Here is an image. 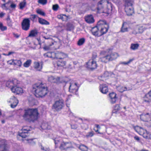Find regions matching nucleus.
Here are the masks:
<instances>
[{"label": "nucleus", "mask_w": 151, "mask_h": 151, "mask_svg": "<svg viewBox=\"0 0 151 151\" xmlns=\"http://www.w3.org/2000/svg\"><path fill=\"white\" fill-rule=\"evenodd\" d=\"M77 127L76 125H71V128L72 129H77Z\"/></svg>", "instance_id": "nucleus-58"}, {"label": "nucleus", "mask_w": 151, "mask_h": 151, "mask_svg": "<svg viewBox=\"0 0 151 151\" xmlns=\"http://www.w3.org/2000/svg\"><path fill=\"white\" fill-rule=\"evenodd\" d=\"M40 147L41 150H45V151H46L47 150V149L46 148L45 149L44 147L42 146V145L41 144H40Z\"/></svg>", "instance_id": "nucleus-56"}, {"label": "nucleus", "mask_w": 151, "mask_h": 151, "mask_svg": "<svg viewBox=\"0 0 151 151\" xmlns=\"http://www.w3.org/2000/svg\"><path fill=\"white\" fill-rule=\"evenodd\" d=\"M0 151H9L7 143L4 140H2L0 142Z\"/></svg>", "instance_id": "nucleus-12"}, {"label": "nucleus", "mask_w": 151, "mask_h": 151, "mask_svg": "<svg viewBox=\"0 0 151 151\" xmlns=\"http://www.w3.org/2000/svg\"><path fill=\"white\" fill-rule=\"evenodd\" d=\"M29 131L30 130L28 127H24L19 132V135L22 138H25L27 136L29 135V134L28 132V131Z\"/></svg>", "instance_id": "nucleus-9"}, {"label": "nucleus", "mask_w": 151, "mask_h": 151, "mask_svg": "<svg viewBox=\"0 0 151 151\" xmlns=\"http://www.w3.org/2000/svg\"><path fill=\"white\" fill-rule=\"evenodd\" d=\"M100 60L101 62L105 63L111 61L110 58L109 57V55H108L104 57L100 58Z\"/></svg>", "instance_id": "nucleus-24"}, {"label": "nucleus", "mask_w": 151, "mask_h": 151, "mask_svg": "<svg viewBox=\"0 0 151 151\" xmlns=\"http://www.w3.org/2000/svg\"><path fill=\"white\" fill-rule=\"evenodd\" d=\"M33 139H27L28 141V142L31 145H33L35 144V142L34 141H33Z\"/></svg>", "instance_id": "nucleus-48"}, {"label": "nucleus", "mask_w": 151, "mask_h": 151, "mask_svg": "<svg viewBox=\"0 0 151 151\" xmlns=\"http://www.w3.org/2000/svg\"><path fill=\"white\" fill-rule=\"evenodd\" d=\"M85 39L84 38H82L80 39L77 42V45L78 46L83 45L85 43Z\"/></svg>", "instance_id": "nucleus-34"}, {"label": "nucleus", "mask_w": 151, "mask_h": 151, "mask_svg": "<svg viewBox=\"0 0 151 151\" xmlns=\"http://www.w3.org/2000/svg\"><path fill=\"white\" fill-rule=\"evenodd\" d=\"M115 109H116L117 110H119L120 109V107L119 106V105H117L115 107Z\"/></svg>", "instance_id": "nucleus-59"}, {"label": "nucleus", "mask_w": 151, "mask_h": 151, "mask_svg": "<svg viewBox=\"0 0 151 151\" xmlns=\"http://www.w3.org/2000/svg\"><path fill=\"white\" fill-rule=\"evenodd\" d=\"M7 27L6 26H3V24L2 25V26L1 29V30L2 31H4V30H6L7 29Z\"/></svg>", "instance_id": "nucleus-54"}, {"label": "nucleus", "mask_w": 151, "mask_h": 151, "mask_svg": "<svg viewBox=\"0 0 151 151\" xmlns=\"http://www.w3.org/2000/svg\"><path fill=\"white\" fill-rule=\"evenodd\" d=\"M79 148L83 151H88V147L83 145H80Z\"/></svg>", "instance_id": "nucleus-36"}, {"label": "nucleus", "mask_w": 151, "mask_h": 151, "mask_svg": "<svg viewBox=\"0 0 151 151\" xmlns=\"http://www.w3.org/2000/svg\"><path fill=\"white\" fill-rule=\"evenodd\" d=\"M134 129L139 134L142 135L145 132L146 130H145L142 128L138 126L135 127Z\"/></svg>", "instance_id": "nucleus-23"}, {"label": "nucleus", "mask_w": 151, "mask_h": 151, "mask_svg": "<svg viewBox=\"0 0 151 151\" xmlns=\"http://www.w3.org/2000/svg\"><path fill=\"white\" fill-rule=\"evenodd\" d=\"M63 101L62 100L56 101L53 104L52 109H54L57 111L61 110L64 106Z\"/></svg>", "instance_id": "nucleus-6"}, {"label": "nucleus", "mask_w": 151, "mask_h": 151, "mask_svg": "<svg viewBox=\"0 0 151 151\" xmlns=\"http://www.w3.org/2000/svg\"><path fill=\"white\" fill-rule=\"evenodd\" d=\"M97 55L96 53H94L93 54L92 59V60H94L96 57Z\"/></svg>", "instance_id": "nucleus-57"}, {"label": "nucleus", "mask_w": 151, "mask_h": 151, "mask_svg": "<svg viewBox=\"0 0 151 151\" xmlns=\"http://www.w3.org/2000/svg\"><path fill=\"white\" fill-rule=\"evenodd\" d=\"M13 65H16L20 67L22 65V62L20 60H15L14 62Z\"/></svg>", "instance_id": "nucleus-41"}, {"label": "nucleus", "mask_w": 151, "mask_h": 151, "mask_svg": "<svg viewBox=\"0 0 151 151\" xmlns=\"http://www.w3.org/2000/svg\"><path fill=\"white\" fill-rule=\"evenodd\" d=\"M11 89L12 92L17 94H19L23 93V90L22 88L17 87V85L12 88Z\"/></svg>", "instance_id": "nucleus-11"}, {"label": "nucleus", "mask_w": 151, "mask_h": 151, "mask_svg": "<svg viewBox=\"0 0 151 151\" xmlns=\"http://www.w3.org/2000/svg\"><path fill=\"white\" fill-rule=\"evenodd\" d=\"M34 68L37 70L40 71L42 69V65H40L39 63L37 62H35L34 63Z\"/></svg>", "instance_id": "nucleus-28"}, {"label": "nucleus", "mask_w": 151, "mask_h": 151, "mask_svg": "<svg viewBox=\"0 0 151 151\" xmlns=\"http://www.w3.org/2000/svg\"><path fill=\"white\" fill-rule=\"evenodd\" d=\"M109 96L111 99V102L112 104L116 102V94L114 92H112L109 94Z\"/></svg>", "instance_id": "nucleus-22"}, {"label": "nucleus", "mask_w": 151, "mask_h": 151, "mask_svg": "<svg viewBox=\"0 0 151 151\" xmlns=\"http://www.w3.org/2000/svg\"><path fill=\"white\" fill-rule=\"evenodd\" d=\"M143 101L148 103L151 101V90L145 95Z\"/></svg>", "instance_id": "nucleus-20"}, {"label": "nucleus", "mask_w": 151, "mask_h": 151, "mask_svg": "<svg viewBox=\"0 0 151 151\" xmlns=\"http://www.w3.org/2000/svg\"><path fill=\"white\" fill-rule=\"evenodd\" d=\"M138 32L139 33H142L144 31V30L142 27H139L138 28Z\"/></svg>", "instance_id": "nucleus-50"}, {"label": "nucleus", "mask_w": 151, "mask_h": 151, "mask_svg": "<svg viewBox=\"0 0 151 151\" xmlns=\"http://www.w3.org/2000/svg\"><path fill=\"white\" fill-rule=\"evenodd\" d=\"M37 17H39L38 16L35 14H32L31 15V17L29 19L33 22L35 21V19Z\"/></svg>", "instance_id": "nucleus-43"}, {"label": "nucleus", "mask_w": 151, "mask_h": 151, "mask_svg": "<svg viewBox=\"0 0 151 151\" xmlns=\"http://www.w3.org/2000/svg\"><path fill=\"white\" fill-rule=\"evenodd\" d=\"M6 20L8 25L9 27H12V23L9 16H8Z\"/></svg>", "instance_id": "nucleus-42"}, {"label": "nucleus", "mask_w": 151, "mask_h": 151, "mask_svg": "<svg viewBox=\"0 0 151 151\" xmlns=\"http://www.w3.org/2000/svg\"><path fill=\"white\" fill-rule=\"evenodd\" d=\"M118 56V54L116 52H113L110 55H109V57L110 58L111 61L115 59Z\"/></svg>", "instance_id": "nucleus-26"}, {"label": "nucleus", "mask_w": 151, "mask_h": 151, "mask_svg": "<svg viewBox=\"0 0 151 151\" xmlns=\"http://www.w3.org/2000/svg\"><path fill=\"white\" fill-rule=\"evenodd\" d=\"M125 91H129L132 89V85L129 84L127 85V86L124 87Z\"/></svg>", "instance_id": "nucleus-39"}, {"label": "nucleus", "mask_w": 151, "mask_h": 151, "mask_svg": "<svg viewBox=\"0 0 151 151\" xmlns=\"http://www.w3.org/2000/svg\"><path fill=\"white\" fill-rule=\"evenodd\" d=\"M33 91H34L35 96L38 97H42L47 94L48 92L45 85L41 83L36 84L33 86Z\"/></svg>", "instance_id": "nucleus-2"}, {"label": "nucleus", "mask_w": 151, "mask_h": 151, "mask_svg": "<svg viewBox=\"0 0 151 151\" xmlns=\"http://www.w3.org/2000/svg\"><path fill=\"white\" fill-rule=\"evenodd\" d=\"M16 5L14 4H12L10 5L11 7L13 8H15L16 7Z\"/></svg>", "instance_id": "nucleus-62"}, {"label": "nucleus", "mask_w": 151, "mask_h": 151, "mask_svg": "<svg viewBox=\"0 0 151 151\" xmlns=\"http://www.w3.org/2000/svg\"><path fill=\"white\" fill-rule=\"evenodd\" d=\"M39 114L37 109H29L24 110V114L23 117L26 120L34 122L37 119Z\"/></svg>", "instance_id": "nucleus-3"}, {"label": "nucleus", "mask_w": 151, "mask_h": 151, "mask_svg": "<svg viewBox=\"0 0 151 151\" xmlns=\"http://www.w3.org/2000/svg\"><path fill=\"white\" fill-rule=\"evenodd\" d=\"M38 21L39 23L42 24L49 25L50 24L47 20L40 17H38Z\"/></svg>", "instance_id": "nucleus-27"}, {"label": "nucleus", "mask_w": 151, "mask_h": 151, "mask_svg": "<svg viewBox=\"0 0 151 151\" xmlns=\"http://www.w3.org/2000/svg\"><path fill=\"white\" fill-rule=\"evenodd\" d=\"M73 29V25L69 24L67 25V30L68 31H71Z\"/></svg>", "instance_id": "nucleus-45"}, {"label": "nucleus", "mask_w": 151, "mask_h": 151, "mask_svg": "<svg viewBox=\"0 0 151 151\" xmlns=\"http://www.w3.org/2000/svg\"><path fill=\"white\" fill-rule=\"evenodd\" d=\"M9 102L11 103V106L12 108H14L16 107L18 103V100L14 96L10 98Z\"/></svg>", "instance_id": "nucleus-15"}, {"label": "nucleus", "mask_w": 151, "mask_h": 151, "mask_svg": "<svg viewBox=\"0 0 151 151\" xmlns=\"http://www.w3.org/2000/svg\"><path fill=\"white\" fill-rule=\"evenodd\" d=\"M93 135V133L92 132H91L88 133V134L86 135L87 137H91Z\"/></svg>", "instance_id": "nucleus-53"}, {"label": "nucleus", "mask_w": 151, "mask_h": 151, "mask_svg": "<svg viewBox=\"0 0 151 151\" xmlns=\"http://www.w3.org/2000/svg\"><path fill=\"white\" fill-rule=\"evenodd\" d=\"M108 74V73L107 72H106L104 73V75L99 76L98 77V79L101 81H104L106 80V77L109 76Z\"/></svg>", "instance_id": "nucleus-29"}, {"label": "nucleus", "mask_w": 151, "mask_h": 151, "mask_svg": "<svg viewBox=\"0 0 151 151\" xmlns=\"http://www.w3.org/2000/svg\"><path fill=\"white\" fill-rule=\"evenodd\" d=\"M86 21L88 23H92L94 22L93 16L91 15H88L85 18Z\"/></svg>", "instance_id": "nucleus-21"}, {"label": "nucleus", "mask_w": 151, "mask_h": 151, "mask_svg": "<svg viewBox=\"0 0 151 151\" xmlns=\"http://www.w3.org/2000/svg\"><path fill=\"white\" fill-rule=\"evenodd\" d=\"M66 62L63 61L62 60H58L57 62V66L58 67L63 66L65 65Z\"/></svg>", "instance_id": "nucleus-31"}, {"label": "nucleus", "mask_w": 151, "mask_h": 151, "mask_svg": "<svg viewBox=\"0 0 151 151\" xmlns=\"http://www.w3.org/2000/svg\"><path fill=\"white\" fill-rule=\"evenodd\" d=\"M32 63V60H28L25 62L23 65L25 67H28Z\"/></svg>", "instance_id": "nucleus-38"}, {"label": "nucleus", "mask_w": 151, "mask_h": 151, "mask_svg": "<svg viewBox=\"0 0 151 151\" xmlns=\"http://www.w3.org/2000/svg\"><path fill=\"white\" fill-rule=\"evenodd\" d=\"M43 37L45 39L48 40L51 39V38L50 37V36H43Z\"/></svg>", "instance_id": "nucleus-55"}, {"label": "nucleus", "mask_w": 151, "mask_h": 151, "mask_svg": "<svg viewBox=\"0 0 151 151\" xmlns=\"http://www.w3.org/2000/svg\"><path fill=\"white\" fill-rule=\"evenodd\" d=\"M52 53L55 55L54 58H56L58 59L62 60L66 56V55L62 52H58L56 53L53 52Z\"/></svg>", "instance_id": "nucleus-17"}, {"label": "nucleus", "mask_w": 151, "mask_h": 151, "mask_svg": "<svg viewBox=\"0 0 151 151\" xmlns=\"http://www.w3.org/2000/svg\"><path fill=\"white\" fill-rule=\"evenodd\" d=\"M18 83L17 80L16 79L12 81H8L6 83V86L9 88H12L14 86L17 85Z\"/></svg>", "instance_id": "nucleus-13"}, {"label": "nucleus", "mask_w": 151, "mask_h": 151, "mask_svg": "<svg viewBox=\"0 0 151 151\" xmlns=\"http://www.w3.org/2000/svg\"><path fill=\"white\" fill-rule=\"evenodd\" d=\"M52 53L53 52H47V53L44 54L43 55L45 58H51L52 57V54L53 55Z\"/></svg>", "instance_id": "nucleus-44"}, {"label": "nucleus", "mask_w": 151, "mask_h": 151, "mask_svg": "<svg viewBox=\"0 0 151 151\" xmlns=\"http://www.w3.org/2000/svg\"><path fill=\"white\" fill-rule=\"evenodd\" d=\"M37 12L40 15L43 16H45V13L43 11H42L41 10L39 9H38L37 10Z\"/></svg>", "instance_id": "nucleus-47"}, {"label": "nucleus", "mask_w": 151, "mask_h": 151, "mask_svg": "<svg viewBox=\"0 0 151 151\" xmlns=\"http://www.w3.org/2000/svg\"><path fill=\"white\" fill-rule=\"evenodd\" d=\"M142 135L146 139H149L150 138V134L146 130Z\"/></svg>", "instance_id": "nucleus-32"}, {"label": "nucleus", "mask_w": 151, "mask_h": 151, "mask_svg": "<svg viewBox=\"0 0 151 151\" xmlns=\"http://www.w3.org/2000/svg\"><path fill=\"white\" fill-rule=\"evenodd\" d=\"M133 1L126 0L125 3V11L128 16H131L134 13V9L132 6Z\"/></svg>", "instance_id": "nucleus-5"}, {"label": "nucleus", "mask_w": 151, "mask_h": 151, "mask_svg": "<svg viewBox=\"0 0 151 151\" xmlns=\"http://www.w3.org/2000/svg\"><path fill=\"white\" fill-rule=\"evenodd\" d=\"M43 49L45 50H47L49 49V47L47 46H44Z\"/></svg>", "instance_id": "nucleus-60"}, {"label": "nucleus", "mask_w": 151, "mask_h": 151, "mask_svg": "<svg viewBox=\"0 0 151 151\" xmlns=\"http://www.w3.org/2000/svg\"><path fill=\"white\" fill-rule=\"evenodd\" d=\"M38 2L39 3L44 5L47 3V0H39Z\"/></svg>", "instance_id": "nucleus-46"}, {"label": "nucleus", "mask_w": 151, "mask_h": 151, "mask_svg": "<svg viewBox=\"0 0 151 151\" xmlns=\"http://www.w3.org/2000/svg\"><path fill=\"white\" fill-rule=\"evenodd\" d=\"M54 142H55V148H57L58 146L57 144L59 142V141L56 139H54Z\"/></svg>", "instance_id": "nucleus-51"}, {"label": "nucleus", "mask_w": 151, "mask_h": 151, "mask_svg": "<svg viewBox=\"0 0 151 151\" xmlns=\"http://www.w3.org/2000/svg\"><path fill=\"white\" fill-rule=\"evenodd\" d=\"M73 147L70 142H63L61 144L59 148L61 150H66L69 148H72Z\"/></svg>", "instance_id": "nucleus-8"}, {"label": "nucleus", "mask_w": 151, "mask_h": 151, "mask_svg": "<svg viewBox=\"0 0 151 151\" xmlns=\"http://www.w3.org/2000/svg\"><path fill=\"white\" fill-rule=\"evenodd\" d=\"M91 32L93 35L95 36H97L98 37L100 36L101 35L100 33L99 29L98 27V23L96 26L93 27L91 30Z\"/></svg>", "instance_id": "nucleus-16"}, {"label": "nucleus", "mask_w": 151, "mask_h": 151, "mask_svg": "<svg viewBox=\"0 0 151 151\" xmlns=\"http://www.w3.org/2000/svg\"><path fill=\"white\" fill-rule=\"evenodd\" d=\"M127 24L125 23H123L122 24V27L121 29V32H127L128 31L127 27L125 26Z\"/></svg>", "instance_id": "nucleus-30"}, {"label": "nucleus", "mask_w": 151, "mask_h": 151, "mask_svg": "<svg viewBox=\"0 0 151 151\" xmlns=\"http://www.w3.org/2000/svg\"><path fill=\"white\" fill-rule=\"evenodd\" d=\"M38 34V31L36 29H34L30 31L28 37H34L36 36Z\"/></svg>", "instance_id": "nucleus-25"}, {"label": "nucleus", "mask_w": 151, "mask_h": 151, "mask_svg": "<svg viewBox=\"0 0 151 151\" xmlns=\"http://www.w3.org/2000/svg\"><path fill=\"white\" fill-rule=\"evenodd\" d=\"M133 59H131L130 60H129V61H128V62H123L122 63L125 64V65H127V64H128L129 63H130L131 62H132L133 60Z\"/></svg>", "instance_id": "nucleus-52"}, {"label": "nucleus", "mask_w": 151, "mask_h": 151, "mask_svg": "<svg viewBox=\"0 0 151 151\" xmlns=\"http://www.w3.org/2000/svg\"><path fill=\"white\" fill-rule=\"evenodd\" d=\"M87 65L88 68L92 70L96 68L97 67L96 62L94 60H92L91 61H89L87 63Z\"/></svg>", "instance_id": "nucleus-14"}, {"label": "nucleus", "mask_w": 151, "mask_h": 151, "mask_svg": "<svg viewBox=\"0 0 151 151\" xmlns=\"http://www.w3.org/2000/svg\"><path fill=\"white\" fill-rule=\"evenodd\" d=\"M140 119L143 121L148 122L151 121V113L143 114L140 115Z\"/></svg>", "instance_id": "nucleus-10"}, {"label": "nucleus", "mask_w": 151, "mask_h": 151, "mask_svg": "<svg viewBox=\"0 0 151 151\" xmlns=\"http://www.w3.org/2000/svg\"><path fill=\"white\" fill-rule=\"evenodd\" d=\"M7 4V3H6V4H3V5H2V6H4L5 8V9L6 10H7L8 9V8L6 7V5Z\"/></svg>", "instance_id": "nucleus-64"}, {"label": "nucleus", "mask_w": 151, "mask_h": 151, "mask_svg": "<svg viewBox=\"0 0 151 151\" xmlns=\"http://www.w3.org/2000/svg\"><path fill=\"white\" fill-rule=\"evenodd\" d=\"M60 78L59 77H55L53 76H51L48 77V80L49 81L53 83H59Z\"/></svg>", "instance_id": "nucleus-19"}, {"label": "nucleus", "mask_w": 151, "mask_h": 151, "mask_svg": "<svg viewBox=\"0 0 151 151\" xmlns=\"http://www.w3.org/2000/svg\"><path fill=\"white\" fill-rule=\"evenodd\" d=\"M26 4V2L25 0H24L22 2H20L19 4V8L22 9L24 8Z\"/></svg>", "instance_id": "nucleus-37"}, {"label": "nucleus", "mask_w": 151, "mask_h": 151, "mask_svg": "<svg viewBox=\"0 0 151 151\" xmlns=\"http://www.w3.org/2000/svg\"><path fill=\"white\" fill-rule=\"evenodd\" d=\"M117 90L120 92L122 93L125 91V88L124 87L121 86H118L117 87Z\"/></svg>", "instance_id": "nucleus-40"}, {"label": "nucleus", "mask_w": 151, "mask_h": 151, "mask_svg": "<svg viewBox=\"0 0 151 151\" xmlns=\"http://www.w3.org/2000/svg\"><path fill=\"white\" fill-rule=\"evenodd\" d=\"M58 8L59 6L57 4L53 5L52 6V9L54 11H57L58 9Z\"/></svg>", "instance_id": "nucleus-49"}, {"label": "nucleus", "mask_w": 151, "mask_h": 151, "mask_svg": "<svg viewBox=\"0 0 151 151\" xmlns=\"http://www.w3.org/2000/svg\"><path fill=\"white\" fill-rule=\"evenodd\" d=\"M134 139L137 140V141H139V137H138V136H135L134 137Z\"/></svg>", "instance_id": "nucleus-63"}, {"label": "nucleus", "mask_w": 151, "mask_h": 151, "mask_svg": "<svg viewBox=\"0 0 151 151\" xmlns=\"http://www.w3.org/2000/svg\"><path fill=\"white\" fill-rule=\"evenodd\" d=\"M139 46V44L137 43L132 44L131 45L130 49L133 50H135L138 49Z\"/></svg>", "instance_id": "nucleus-35"}, {"label": "nucleus", "mask_w": 151, "mask_h": 151, "mask_svg": "<svg viewBox=\"0 0 151 151\" xmlns=\"http://www.w3.org/2000/svg\"><path fill=\"white\" fill-rule=\"evenodd\" d=\"M99 90L103 94H106L108 92L107 86L105 84L100 85Z\"/></svg>", "instance_id": "nucleus-18"}, {"label": "nucleus", "mask_w": 151, "mask_h": 151, "mask_svg": "<svg viewBox=\"0 0 151 151\" xmlns=\"http://www.w3.org/2000/svg\"><path fill=\"white\" fill-rule=\"evenodd\" d=\"M58 18L59 19H63V16L62 15H59L58 16Z\"/></svg>", "instance_id": "nucleus-61"}, {"label": "nucleus", "mask_w": 151, "mask_h": 151, "mask_svg": "<svg viewBox=\"0 0 151 151\" xmlns=\"http://www.w3.org/2000/svg\"><path fill=\"white\" fill-rule=\"evenodd\" d=\"M98 25L101 36L106 33L108 29L109 25L105 21L100 20L98 22Z\"/></svg>", "instance_id": "nucleus-4"}, {"label": "nucleus", "mask_w": 151, "mask_h": 151, "mask_svg": "<svg viewBox=\"0 0 151 151\" xmlns=\"http://www.w3.org/2000/svg\"><path fill=\"white\" fill-rule=\"evenodd\" d=\"M22 29L25 30L27 31L29 29L30 26V21L29 18L24 19L22 23Z\"/></svg>", "instance_id": "nucleus-7"}, {"label": "nucleus", "mask_w": 151, "mask_h": 151, "mask_svg": "<svg viewBox=\"0 0 151 151\" xmlns=\"http://www.w3.org/2000/svg\"><path fill=\"white\" fill-rule=\"evenodd\" d=\"M97 12L101 13L105 12L106 10L107 13H111L112 10V4L108 0H101L97 4Z\"/></svg>", "instance_id": "nucleus-1"}, {"label": "nucleus", "mask_w": 151, "mask_h": 151, "mask_svg": "<svg viewBox=\"0 0 151 151\" xmlns=\"http://www.w3.org/2000/svg\"><path fill=\"white\" fill-rule=\"evenodd\" d=\"M76 83H75L74 84H72L70 83V85L69 87V90L70 92H72L73 90V91L75 92L77 91V90L75 89L74 87H76Z\"/></svg>", "instance_id": "nucleus-33"}]
</instances>
